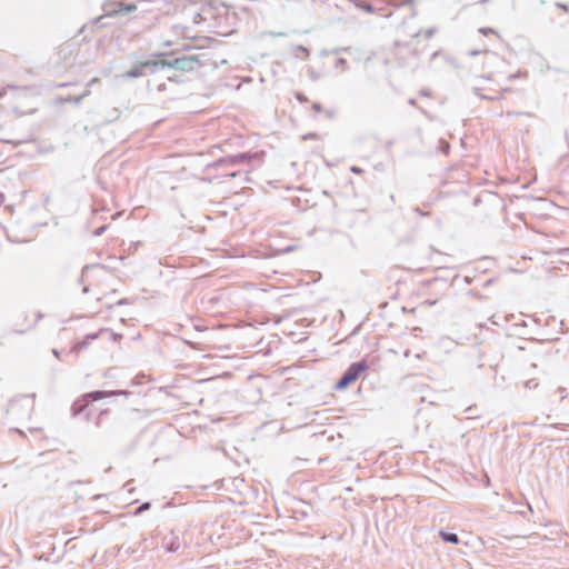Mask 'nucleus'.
I'll return each instance as SVG.
<instances>
[{"label":"nucleus","mask_w":569,"mask_h":569,"mask_svg":"<svg viewBox=\"0 0 569 569\" xmlns=\"http://www.w3.org/2000/svg\"><path fill=\"white\" fill-rule=\"evenodd\" d=\"M94 270H103V268L98 266L92 268H86L84 274L88 277L89 272Z\"/></svg>","instance_id":"nucleus-13"},{"label":"nucleus","mask_w":569,"mask_h":569,"mask_svg":"<svg viewBox=\"0 0 569 569\" xmlns=\"http://www.w3.org/2000/svg\"><path fill=\"white\" fill-rule=\"evenodd\" d=\"M479 32L483 33L485 36H487L489 33H495V31L490 28H480Z\"/></svg>","instance_id":"nucleus-12"},{"label":"nucleus","mask_w":569,"mask_h":569,"mask_svg":"<svg viewBox=\"0 0 569 569\" xmlns=\"http://www.w3.org/2000/svg\"><path fill=\"white\" fill-rule=\"evenodd\" d=\"M107 229V226H102L93 231V236L99 237L101 236Z\"/></svg>","instance_id":"nucleus-10"},{"label":"nucleus","mask_w":569,"mask_h":569,"mask_svg":"<svg viewBox=\"0 0 569 569\" xmlns=\"http://www.w3.org/2000/svg\"><path fill=\"white\" fill-rule=\"evenodd\" d=\"M368 369V365L365 360L353 362L349 366L342 378L337 382V389H345L350 383L356 381L359 376Z\"/></svg>","instance_id":"nucleus-2"},{"label":"nucleus","mask_w":569,"mask_h":569,"mask_svg":"<svg viewBox=\"0 0 569 569\" xmlns=\"http://www.w3.org/2000/svg\"><path fill=\"white\" fill-rule=\"evenodd\" d=\"M268 34L271 36V37L282 36V33H276V32H269Z\"/></svg>","instance_id":"nucleus-20"},{"label":"nucleus","mask_w":569,"mask_h":569,"mask_svg":"<svg viewBox=\"0 0 569 569\" xmlns=\"http://www.w3.org/2000/svg\"><path fill=\"white\" fill-rule=\"evenodd\" d=\"M122 391H92L89 393L83 395L81 398H79L72 406L73 415H80L84 408L88 406L89 401H98L103 398L112 397L116 395H121Z\"/></svg>","instance_id":"nucleus-1"},{"label":"nucleus","mask_w":569,"mask_h":569,"mask_svg":"<svg viewBox=\"0 0 569 569\" xmlns=\"http://www.w3.org/2000/svg\"><path fill=\"white\" fill-rule=\"evenodd\" d=\"M478 53H479V51H476V50L470 51L471 56H475V54H478Z\"/></svg>","instance_id":"nucleus-22"},{"label":"nucleus","mask_w":569,"mask_h":569,"mask_svg":"<svg viewBox=\"0 0 569 569\" xmlns=\"http://www.w3.org/2000/svg\"><path fill=\"white\" fill-rule=\"evenodd\" d=\"M292 53L296 58L307 59L309 57V50L303 46H295L292 47Z\"/></svg>","instance_id":"nucleus-6"},{"label":"nucleus","mask_w":569,"mask_h":569,"mask_svg":"<svg viewBox=\"0 0 569 569\" xmlns=\"http://www.w3.org/2000/svg\"><path fill=\"white\" fill-rule=\"evenodd\" d=\"M483 54L486 56L487 60L491 61V60H497L498 57L493 53H490L489 51H483Z\"/></svg>","instance_id":"nucleus-11"},{"label":"nucleus","mask_w":569,"mask_h":569,"mask_svg":"<svg viewBox=\"0 0 569 569\" xmlns=\"http://www.w3.org/2000/svg\"><path fill=\"white\" fill-rule=\"evenodd\" d=\"M249 158L247 153H240L232 157H228L219 161L220 164H236L246 161Z\"/></svg>","instance_id":"nucleus-4"},{"label":"nucleus","mask_w":569,"mask_h":569,"mask_svg":"<svg viewBox=\"0 0 569 569\" xmlns=\"http://www.w3.org/2000/svg\"><path fill=\"white\" fill-rule=\"evenodd\" d=\"M312 108H313V110H315L316 112H320V111H321V107H320V104H319V103H313Z\"/></svg>","instance_id":"nucleus-15"},{"label":"nucleus","mask_w":569,"mask_h":569,"mask_svg":"<svg viewBox=\"0 0 569 569\" xmlns=\"http://www.w3.org/2000/svg\"><path fill=\"white\" fill-rule=\"evenodd\" d=\"M439 536L446 542H451V543H456V545L459 542V538L456 533H448V532L441 530L439 532Z\"/></svg>","instance_id":"nucleus-8"},{"label":"nucleus","mask_w":569,"mask_h":569,"mask_svg":"<svg viewBox=\"0 0 569 569\" xmlns=\"http://www.w3.org/2000/svg\"><path fill=\"white\" fill-rule=\"evenodd\" d=\"M119 12H131L137 9L136 4H124L123 2H119Z\"/></svg>","instance_id":"nucleus-9"},{"label":"nucleus","mask_w":569,"mask_h":569,"mask_svg":"<svg viewBox=\"0 0 569 569\" xmlns=\"http://www.w3.org/2000/svg\"><path fill=\"white\" fill-rule=\"evenodd\" d=\"M119 2H106L103 4V11L107 16H113L119 12Z\"/></svg>","instance_id":"nucleus-7"},{"label":"nucleus","mask_w":569,"mask_h":569,"mask_svg":"<svg viewBox=\"0 0 569 569\" xmlns=\"http://www.w3.org/2000/svg\"><path fill=\"white\" fill-rule=\"evenodd\" d=\"M153 66H156V63L152 64L150 62H143L140 66L134 67L131 70L127 71L123 77H126V78H139V77H142L144 74L143 69L151 68Z\"/></svg>","instance_id":"nucleus-3"},{"label":"nucleus","mask_w":569,"mask_h":569,"mask_svg":"<svg viewBox=\"0 0 569 569\" xmlns=\"http://www.w3.org/2000/svg\"><path fill=\"white\" fill-rule=\"evenodd\" d=\"M343 62H345V60H343V59H338V60H337V67H338V66H342V63H343Z\"/></svg>","instance_id":"nucleus-19"},{"label":"nucleus","mask_w":569,"mask_h":569,"mask_svg":"<svg viewBox=\"0 0 569 569\" xmlns=\"http://www.w3.org/2000/svg\"><path fill=\"white\" fill-rule=\"evenodd\" d=\"M52 352H53V355H54L56 357H59V352H58V350H57V349H53V350H52Z\"/></svg>","instance_id":"nucleus-21"},{"label":"nucleus","mask_w":569,"mask_h":569,"mask_svg":"<svg viewBox=\"0 0 569 569\" xmlns=\"http://www.w3.org/2000/svg\"><path fill=\"white\" fill-rule=\"evenodd\" d=\"M4 194L0 192V206L4 202Z\"/></svg>","instance_id":"nucleus-18"},{"label":"nucleus","mask_w":569,"mask_h":569,"mask_svg":"<svg viewBox=\"0 0 569 569\" xmlns=\"http://www.w3.org/2000/svg\"><path fill=\"white\" fill-rule=\"evenodd\" d=\"M351 171L355 173H360L362 172V169H360L359 167H351Z\"/></svg>","instance_id":"nucleus-16"},{"label":"nucleus","mask_w":569,"mask_h":569,"mask_svg":"<svg viewBox=\"0 0 569 569\" xmlns=\"http://www.w3.org/2000/svg\"><path fill=\"white\" fill-rule=\"evenodd\" d=\"M149 508V503H144L141 507L138 508L137 512H140L141 510H146Z\"/></svg>","instance_id":"nucleus-17"},{"label":"nucleus","mask_w":569,"mask_h":569,"mask_svg":"<svg viewBox=\"0 0 569 569\" xmlns=\"http://www.w3.org/2000/svg\"><path fill=\"white\" fill-rule=\"evenodd\" d=\"M98 336H99V333L88 335L84 340L76 343L72 347L71 352H80L81 350H83L88 346L89 341L96 340L98 338Z\"/></svg>","instance_id":"nucleus-5"},{"label":"nucleus","mask_w":569,"mask_h":569,"mask_svg":"<svg viewBox=\"0 0 569 569\" xmlns=\"http://www.w3.org/2000/svg\"><path fill=\"white\" fill-rule=\"evenodd\" d=\"M302 139L303 140H307V139H318V136H317V133H308V134L302 136Z\"/></svg>","instance_id":"nucleus-14"}]
</instances>
